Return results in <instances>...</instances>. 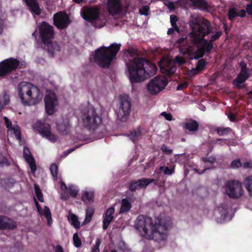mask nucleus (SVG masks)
<instances>
[{
    "label": "nucleus",
    "mask_w": 252,
    "mask_h": 252,
    "mask_svg": "<svg viewBox=\"0 0 252 252\" xmlns=\"http://www.w3.org/2000/svg\"><path fill=\"white\" fill-rule=\"evenodd\" d=\"M134 226L141 233V236L148 240L157 242L167 240V227L162 224L160 220L154 222L152 218L139 215L135 220Z\"/></svg>",
    "instance_id": "f257e3e1"
},
{
    "label": "nucleus",
    "mask_w": 252,
    "mask_h": 252,
    "mask_svg": "<svg viewBox=\"0 0 252 252\" xmlns=\"http://www.w3.org/2000/svg\"><path fill=\"white\" fill-rule=\"evenodd\" d=\"M17 92L22 104L25 106L36 105L42 98V94L38 87L30 82L20 83Z\"/></svg>",
    "instance_id": "f03ea898"
},
{
    "label": "nucleus",
    "mask_w": 252,
    "mask_h": 252,
    "mask_svg": "<svg viewBox=\"0 0 252 252\" xmlns=\"http://www.w3.org/2000/svg\"><path fill=\"white\" fill-rule=\"evenodd\" d=\"M121 47V44L113 43L108 47L103 46L97 48L93 56L94 62L101 67H109L116 59Z\"/></svg>",
    "instance_id": "7ed1b4c3"
},
{
    "label": "nucleus",
    "mask_w": 252,
    "mask_h": 252,
    "mask_svg": "<svg viewBox=\"0 0 252 252\" xmlns=\"http://www.w3.org/2000/svg\"><path fill=\"white\" fill-rule=\"evenodd\" d=\"M148 63L147 59L134 57L126 63L128 73V78L131 84L140 83L148 78L146 75V66Z\"/></svg>",
    "instance_id": "20e7f679"
},
{
    "label": "nucleus",
    "mask_w": 252,
    "mask_h": 252,
    "mask_svg": "<svg viewBox=\"0 0 252 252\" xmlns=\"http://www.w3.org/2000/svg\"><path fill=\"white\" fill-rule=\"evenodd\" d=\"M222 34V32L219 31L213 32L209 40L205 38L198 37L197 36H194L193 38H190L191 43L197 48L196 51L193 54L194 58L198 59L202 58L205 54H210L214 48V42L219 39Z\"/></svg>",
    "instance_id": "39448f33"
},
{
    "label": "nucleus",
    "mask_w": 252,
    "mask_h": 252,
    "mask_svg": "<svg viewBox=\"0 0 252 252\" xmlns=\"http://www.w3.org/2000/svg\"><path fill=\"white\" fill-rule=\"evenodd\" d=\"M190 25L192 30L190 33V38H194V36L205 38L209 34L213 33L211 23L203 17L195 18L190 22Z\"/></svg>",
    "instance_id": "423d86ee"
},
{
    "label": "nucleus",
    "mask_w": 252,
    "mask_h": 252,
    "mask_svg": "<svg viewBox=\"0 0 252 252\" xmlns=\"http://www.w3.org/2000/svg\"><path fill=\"white\" fill-rule=\"evenodd\" d=\"M84 126L91 132H94L102 124V119L100 114L93 107L85 109L82 116Z\"/></svg>",
    "instance_id": "0eeeda50"
},
{
    "label": "nucleus",
    "mask_w": 252,
    "mask_h": 252,
    "mask_svg": "<svg viewBox=\"0 0 252 252\" xmlns=\"http://www.w3.org/2000/svg\"><path fill=\"white\" fill-rule=\"evenodd\" d=\"M23 64L17 59L10 58L0 63V74L2 76L9 74L13 71L19 68H22Z\"/></svg>",
    "instance_id": "6e6552de"
},
{
    "label": "nucleus",
    "mask_w": 252,
    "mask_h": 252,
    "mask_svg": "<svg viewBox=\"0 0 252 252\" xmlns=\"http://www.w3.org/2000/svg\"><path fill=\"white\" fill-rule=\"evenodd\" d=\"M240 71L237 77L233 81V85L237 89H243L245 85H241L244 83L251 76L250 73V69L247 67L246 63L242 60L239 63Z\"/></svg>",
    "instance_id": "1a4fd4ad"
},
{
    "label": "nucleus",
    "mask_w": 252,
    "mask_h": 252,
    "mask_svg": "<svg viewBox=\"0 0 252 252\" xmlns=\"http://www.w3.org/2000/svg\"><path fill=\"white\" fill-rule=\"evenodd\" d=\"M167 84V80L161 76L151 79L147 85L148 92L152 95H156L163 90Z\"/></svg>",
    "instance_id": "9d476101"
},
{
    "label": "nucleus",
    "mask_w": 252,
    "mask_h": 252,
    "mask_svg": "<svg viewBox=\"0 0 252 252\" xmlns=\"http://www.w3.org/2000/svg\"><path fill=\"white\" fill-rule=\"evenodd\" d=\"M131 107V101L128 96L126 95L121 96L120 108L117 113L119 120L121 122H126L129 115Z\"/></svg>",
    "instance_id": "9b49d317"
},
{
    "label": "nucleus",
    "mask_w": 252,
    "mask_h": 252,
    "mask_svg": "<svg viewBox=\"0 0 252 252\" xmlns=\"http://www.w3.org/2000/svg\"><path fill=\"white\" fill-rule=\"evenodd\" d=\"M38 31L41 41L44 45H46L54 38V28L48 23L45 21L41 22L38 26Z\"/></svg>",
    "instance_id": "f8f14e48"
},
{
    "label": "nucleus",
    "mask_w": 252,
    "mask_h": 252,
    "mask_svg": "<svg viewBox=\"0 0 252 252\" xmlns=\"http://www.w3.org/2000/svg\"><path fill=\"white\" fill-rule=\"evenodd\" d=\"M225 191L230 198L233 199L240 198L243 193L241 183L236 180L229 181L226 184Z\"/></svg>",
    "instance_id": "ddd939ff"
},
{
    "label": "nucleus",
    "mask_w": 252,
    "mask_h": 252,
    "mask_svg": "<svg viewBox=\"0 0 252 252\" xmlns=\"http://www.w3.org/2000/svg\"><path fill=\"white\" fill-rule=\"evenodd\" d=\"M58 98L53 92L46 94L44 97L45 108L49 115H53L55 112V107L58 105Z\"/></svg>",
    "instance_id": "4468645a"
},
{
    "label": "nucleus",
    "mask_w": 252,
    "mask_h": 252,
    "mask_svg": "<svg viewBox=\"0 0 252 252\" xmlns=\"http://www.w3.org/2000/svg\"><path fill=\"white\" fill-rule=\"evenodd\" d=\"M54 25L59 29L63 30L66 28L70 24L69 16L65 12L56 13L53 16Z\"/></svg>",
    "instance_id": "2eb2a0df"
},
{
    "label": "nucleus",
    "mask_w": 252,
    "mask_h": 252,
    "mask_svg": "<svg viewBox=\"0 0 252 252\" xmlns=\"http://www.w3.org/2000/svg\"><path fill=\"white\" fill-rule=\"evenodd\" d=\"M99 15V9L92 6L83 8L81 12L82 18L92 24L98 19Z\"/></svg>",
    "instance_id": "dca6fc26"
},
{
    "label": "nucleus",
    "mask_w": 252,
    "mask_h": 252,
    "mask_svg": "<svg viewBox=\"0 0 252 252\" xmlns=\"http://www.w3.org/2000/svg\"><path fill=\"white\" fill-rule=\"evenodd\" d=\"M158 65L161 72L169 77L171 76L177 69L174 62L164 58L159 62Z\"/></svg>",
    "instance_id": "f3484780"
},
{
    "label": "nucleus",
    "mask_w": 252,
    "mask_h": 252,
    "mask_svg": "<svg viewBox=\"0 0 252 252\" xmlns=\"http://www.w3.org/2000/svg\"><path fill=\"white\" fill-rule=\"evenodd\" d=\"M154 179L142 178L137 181H132L128 185V189L131 191H135L137 189H145L150 184L155 182Z\"/></svg>",
    "instance_id": "a211bd4d"
},
{
    "label": "nucleus",
    "mask_w": 252,
    "mask_h": 252,
    "mask_svg": "<svg viewBox=\"0 0 252 252\" xmlns=\"http://www.w3.org/2000/svg\"><path fill=\"white\" fill-rule=\"evenodd\" d=\"M39 133L44 137L52 142H55L57 141V136L51 131V126L49 125H41L38 127Z\"/></svg>",
    "instance_id": "6ab92c4d"
},
{
    "label": "nucleus",
    "mask_w": 252,
    "mask_h": 252,
    "mask_svg": "<svg viewBox=\"0 0 252 252\" xmlns=\"http://www.w3.org/2000/svg\"><path fill=\"white\" fill-rule=\"evenodd\" d=\"M199 124L196 121L190 119L184 124V128L186 133L188 134L194 135L198 131Z\"/></svg>",
    "instance_id": "aec40b11"
},
{
    "label": "nucleus",
    "mask_w": 252,
    "mask_h": 252,
    "mask_svg": "<svg viewBox=\"0 0 252 252\" xmlns=\"http://www.w3.org/2000/svg\"><path fill=\"white\" fill-rule=\"evenodd\" d=\"M23 157L29 164L31 172L32 173H34L37 169L35 161L31 154L30 149L27 147L24 148Z\"/></svg>",
    "instance_id": "412c9836"
},
{
    "label": "nucleus",
    "mask_w": 252,
    "mask_h": 252,
    "mask_svg": "<svg viewBox=\"0 0 252 252\" xmlns=\"http://www.w3.org/2000/svg\"><path fill=\"white\" fill-rule=\"evenodd\" d=\"M17 222L12 219L2 216L0 223V230H13L17 228Z\"/></svg>",
    "instance_id": "4be33fe9"
},
{
    "label": "nucleus",
    "mask_w": 252,
    "mask_h": 252,
    "mask_svg": "<svg viewBox=\"0 0 252 252\" xmlns=\"http://www.w3.org/2000/svg\"><path fill=\"white\" fill-rule=\"evenodd\" d=\"M33 15L39 16L41 12L37 0H23Z\"/></svg>",
    "instance_id": "5701e85b"
},
{
    "label": "nucleus",
    "mask_w": 252,
    "mask_h": 252,
    "mask_svg": "<svg viewBox=\"0 0 252 252\" xmlns=\"http://www.w3.org/2000/svg\"><path fill=\"white\" fill-rule=\"evenodd\" d=\"M115 212L114 207H109L106 211L105 216L103 220V229L106 230L109 226V225L114 219L113 214Z\"/></svg>",
    "instance_id": "b1692460"
},
{
    "label": "nucleus",
    "mask_w": 252,
    "mask_h": 252,
    "mask_svg": "<svg viewBox=\"0 0 252 252\" xmlns=\"http://www.w3.org/2000/svg\"><path fill=\"white\" fill-rule=\"evenodd\" d=\"M121 8L120 0H108V8L110 13L117 14L121 12Z\"/></svg>",
    "instance_id": "393cba45"
},
{
    "label": "nucleus",
    "mask_w": 252,
    "mask_h": 252,
    "mask_svg": "<svg viewBox=\"0 0 252 252\" xmlns=\"http://www.w3.org/2000/svg\"><path fill=\"white\" fill-rule=\"evenodd\" d=\"M57 127L58 131L62 134L64 135L69 132L71 126L69 120L65 119L63 120L62 122L58 124Z\"/></svg>",
    "instance_id": "a878e982"
},
{
    "label": "nucleus",
    "mask_w": 252,
    "mask_h": 252,
    "mask_svg": "<svg viewBox=\"0 0 252 252\" xmlns=\"http://www.w3.org/2000/svg\"><path fill=\"white\" fill-rule=\"evenodd\" d=\"M47 47L48 52L51 57H53L55 51L60 50V46L56 42L49 41V43L44 45Z\"/></svg>",
    "instance_id": "bb28decb"
},
{
    "label": "nucleus",
    "mask_w": 252,
    "mask_h": 252,
    "mask_svg": "<svg viewBox=\"0 0 252 252\" xmlns=\"http://www.w3.org/2000/svg\"><path fill=\"white\" fill-rule=\"evenodd\" d=\"M147 62H148V63L146 64V66L145 67L146 68V74H147V75H148V78H150L151 76H154L158 70V68L157 66L151 63L150 61H149L147 59Z\"/></svg>",
    "instance_id": "cd10ccee"
},
{
    "label": "nucleus",
    "mask_w": 252,
    "mask_h": 252,
    "mask_svg": "<svg viewBox=\"0 0 252 252\" xmlns=\"http://www.w3.org/2000/svg\"><path fill=\"white\" fill-rule=\"evenodd\" d=\"M142 135L141 130L140 127H138L136 130L131 131L130 133L127 134L128 137L129 139L135 143L137 142L140 138Z\"/></svg>",
    "instance_id": "c85d7f7f"
},
{
    "label": "nucleus",
    "mask_w": 252,
    "mask_h": 252,
    "mask_svg": "<svg viewBox=\"0 0 252 252\" xmlns=\"http://www.w3.org/2000/svg\"><path fill=\"white\" fill-rule=\"evenodd\" d=\"M94 193L93 191H83L82 199L85 203L89 204L94 202Z\"/></svg>",
    "instance_id": "c756f323"
},
{
    "label": "nucleus",
    "mask_w": 252,
    "mask_h": 252,
    "mask_svg": "<svg viewBox=\"0 0 252 252\" xmlns=\"http://www.w3.org/2000/svg\"><path fill=\"white\" fill-rule=\"evenodd\" d=\"M67 220L76 229L80 228V222L78 220L77 216L73 214H69L67 217Z\"/></svg>",
    "instance_id": "7c9ffc66"
},
{
    "label": "nucleus",
    "mask_w": 252,
    "mask_h": 252,
    "mask_svg": "<svg viewBox=\"0 0 252 252\" xmlns=\"http://www.w3.org/2000/svg\"><path fill=\"white\" fill-rule=\"evenodd\" d=\"M131 208V204L127 198H124L122 200L121 207L120 213L127 212Z\"/></svg>",
    "instance_id": "2f4dec72"
},
{
    "label": "nucleus",
    "mask_w": 252,
    "mask_h": 252,
    "mask_svg": "<svg viewBox=\"0 0 252 252\" xmlns=\"http://www.w3.org/2000/svg\"><path fill=\"white\" fill-rule=\"evenodd\" d=\"M192 5L201 10L207 9L208 4L205 0H190Z\"/></svg>",
    "instance_id": "473e14b6"
},
{
    "label": "nucleus",
    "mask_w": 252,
    "mask_h": 252,
    "mask_svg": "<svg viewBox=\"0 0 252 252\" xmlns=\"http://www.w3.org/2000/svg\"><path fill=\"white\" fill-rule=\"evenodd\" d=\"M244 184L250 196L252 197V175L245 178Z\"/></svg>",
    "instance_id": "72a5a7b5"
},
{
    "label": "nucleus",
    "mask_w": 252,
    "mask_h": 252,
    "mask_svg": "<svg viewBox=\"0 0 252 252\" xmlns=\"http://www.w3.org/2000/svg\"><path fill=\"white\" fill-rule=\"evenodd\" d=\"M215 131L219 136L226 135L232 131L230 127H217L215 128Z\"/></svg>",
    "instance_id": "f704fd0d"
},
{
    "label": "nucleus",
    "mask_w": 252,
    "mask_h": 252,
    "mask_svg": "<svg viewBox=\"0 0 252 252\" xmlns=\"http://www.w3.org/2000/svg\"><path fill=\"white\" fill-rule=\"evenodd\" d=\"M94 213V210L93 208H87V209L86 210V216L83 222V224H87L91 221Z\"/></svg>",
    "instance_id": "c9c22d12"
},
{
    "label": "nucleus",
    "mask_w": 252,
    "mask_h": 252,
    "mask_svg": "<svg viewBox=\"0 0 252 252\" xmlns=\"http://www.w3.org/2000/svg\"><path fill=\"white\" fill-rule=\"evenodd\" d=\"M175 165L171 168H169L168 166H161L159 167V169L160 171H163L165 175H171L175 172Z\"/></svg>",
    "instance_id": "e433bc0d"
},
{
    "label": "nucleus",
    "mask_w": 252,
    "mask_h": 252,
    "mask_svg": "<svg viewBox=\"0 0 252 252\" xmlns=\"http://www.w3.org/2000/svg\"><path fill=\"white\" fill-rule=\"evenodd\" d=\"M43 213L47 219V224L49 226H50L52 222V220L50 210L47 206L44 207L43 209Z\"/></svg>",
    "instance_id": "4c0bfd02"
},
{
    "label": "nucleus",
    "mask_w": 252,
    "mask_h": 252,
    "mask_svg": "<svg viewBox=\"0 0 252 252\" xmlns=\"http://www.w3.org/2000/svg\"><path fill=\"white\" fill-rule=\"evenodd\" d=\"M238 16V13L234 8H230L228 12V18L231 21L235 20V17Z\"/></svg>",
    "instance_id": "58836bf2"
},
{
    "label": "nucleus",
    "mask_w": 252,
    "mask_h": 252,
    "mask_svg": "<svg viewBox=\"0 0 252 252\" xmlns=\"http://www.w3.org/2000/svg\"><path fill=\"white\" fill-rule=\"evenodd\" d=\"M34 190H35V193L36 194L37 199L40 202H43L44 201L43 194H42L40 188H39V187L36 185H34Z\"/></svg>",
    "instance_id": "ea45409f"
},
{
    "label": "nucleus",
    "mask_w": 252,
    "mask_h": 252,
    "mask_svg": "<svg viewBox=\"0 0 252 252\" xmlns=\"http://www.w3.org/2000/svg\"><path fill=\"white\" fill-rule=\"evenodd\" d=\"M50 170L54 179L57 180L58 173V168L57 165L55 163L52 164L50 166Z\"/></svg>",
    "instance_id": "a19ab883"
},
{
    "label": "nucleus",
    "mask_w": 252,
    "mask_h": 252,
    "mask_svg": "<svg viewBox=\"0 0 252 252\" xmlns=\"http://www.w3.org/2000/svg\"><path fill=\"white\" fill-rule=\"evenodd\" d=\"M207 64V62L204 59H202L198 61L196 67L198 70L201 72L205 69Z\"/></svg>",
    "instance_id": "79ce46f5"
},
{
    "label": "nucleus",
    "mask_w": 252,
    "mask_h": 252,
    "mask_svg": "<svg viewBox=\"0 0 252 252\" xmlns=\"http://www.w3.org/2000/svg\"><path fill=\"white\" fill-rule=\"evenodd\" d=\"M73 244L76 248H79L82 245V241L77 233H75L73 236Z\"/></svg>",
    "instance_id": "37998d69"
},
{
    "label": "nucleus",
    "mask_w": 252,
    "mask_h": 252,
    "mask_svg": "<svg viewBox=\"0 0 252 252\" xmlns=\"http://www.w3.org/2000/svg\"><path fill=\"white\" fill-rule=\"evenodd\" d=\"M12 130H13V132L15 134V136L16 139L18 140H21V131L19 127V126L17 125L14 126L13 127H12Z\"/></svg>",
    "instance_id": "c03bdc74"
},
{
    "label": "nucleus",
    "mask_w": 252,
    "mask_h": 252,
    "mask_svg": "<svg viewBox=\"0 0 252 252\" xmlns=\"http://www.w3.org/2000/svg\"><path fill=\"white\" fill-rule=\"evenodd\" d=\"M68 192L70 195L72 197H76L78 193V190L73 186H69L68 187Z\"/></svg>",
    "instance_id": "a18cd8bd"
},
{
    "label": "nucleus",
    "mask_w": 252,
    "mask_h": 252,
    "mask_svg": "<svg viewBox=\"0 0 252 252\" xmlns=\"http://www.w3.org/2000/svg\"><path fill=\"white\" fill-rule=\"evenodd\" d=\"M242 166L240 159L233 160L230 163V167L233 169H237Z\"/></svg>",
    "instance_id": "49530a36"
},
{
    "label": "nucleus",
    "mask_w": 252,
    "mask_h": 252,
    "mask_svg": "<svg viewBox=\"0 0 252 252\" xmlns=\"http://www.w3.org/2000/svg\"><path fill=\"white\" fill-rule=\"evenodd\" d=\"M218 210L221 216H225L227 213V207L225 204H221L219 206Z\"/></svg>",
    "instance_id": "de8ad7c7"
},
{
    "label": "nucleus",
    "mask_w": 252,
    "mask_h": 252,
    "mask_svg": "<svg viewBox=\"0 0 252 252\" xmlns=\"http://www.w3.org/2000/svg\"><path fill=\"white\" fill-rule=\"evenodd\" d=\"M101 241L100 239H97L95 241L94 246L92 248L91 252H99V247L101 245Z\"/></svg>",
    "instance_id": "09e8293b"
},
{
    "label": "nucleus",
    "mask_w": 252,
    "mask_h": 252,
    "mask_svg": "<svg viewBox=\"0 0 252 252\" xmlns=\"http://www.w3.org/2000/svg\"><path fill=\"white\" fill-rule=\"evenodd\" d=\"M160 149L162 152L166 155H169L172 154L173 153V150L172 149H169L168 147L165 144L161 145Z\"/></svg>",
    "instance_id": "8fccbe9b"
},
{
    "label": "nucleus",
    "mask_w": 252,
    "mask_h": 252,
    "mask_svg": "<svg viewBox=\"0 0 252 252\" xmlns=\"http://www.w3.org/2000/svg\"><path fill=\"white\" fill-rule=\"evenodd\" d=\"M150 8L148 6H143L139 9V13L141 15L147 16L149 14Z\"/></svg>",
    "instance_id": "3c124183"
},
{
    "label": "nucleus",
    "mask_w": 252,
    "mask_h": 252,
    "mask_svg": "<svg viewBox=\"0 0 252 252\" xmlns=\"http://www.w3.org/2000/svg\"><path fill=\"white\" fill-rule=\"evenodd\" d=\"M174 60H175V62H174L175 63H176L178 64L179 65H182L186 63V61H185V59L183 57H181L180 56H177L175 58Z\"/></svg>",
    "instance_id": "603ef678"
},
{
    "label": "nucleus",
    "mask_w": 252,
    "mask_h": 252,
    "mask_svg": "<svg viewBox=\"0 0 252 252\" xmlns=\"http://www.w3.org/2000/svg\"><path fill=\"white\" fill-rule=\"evenodd\" d=\"M189 86V84L187 82H184L182 83L179 84L177 87V90H183L187 88H188Z\"/></svg>",
    "instance_id": "864d4df0"
},
{
    "label": "nucleus",
    "mask_w": 252,
    "mask_h": 252,
    "mask_svg": "<svg viewBox=\"0 0 252 252\" xmlns=\"http://www.w3.org/2000/svg\"><path fill=\"white\" fill-rule=\"evenodd\" d=\"M161 116H163L167 121H171L172 120V115L169 113L163 112L161 114Z\"/></svg>",
    "instance_id": "5fc2aeb1"
},
{
    "label": "nucleus",
    "mask_w": 252,
    "mask_h": 252,
    "mask_svg": "<svg viewBox=\"0 0 252 252\" xmlns=\"http://www.w3.org/2000/svg\"><path fill=\"white\" fill-rule=\"evenodd\" d=\"M4 120L5 124V126L7 128L9 129H12V127H13L12 125L11 122L6 117H4Z\"/></svg>",
    "instance_id": "6e6d98bb"
},
{
    "label": "nucleus",
    "mask_w": 252,
    "mask_h": 252,
    "mask_svg": "<svg viewBox=\"0 0 252 252\" xmlns=\"http://www.w3.org/2000/svg\"><path fill=\"white\" fill-rule=\"evenodd\" d=\"M80 147V145H76L74 148H70L68 149L66 151L63 152V155L64 157L67 156L69 154L74 151L76 149Z\"/></svg>",
    "instance_id": "4d7b16f0"
},
{
    "label": "nucleus",
    "mask_w": 252,
    "mask_h": 252,
    "mask_svg": "<svg viewBox=\"0 0 252 252\" xmlns=\"http://www.w3.org/2000/svg\"><path fill=\"white\" fill-rule=\"evenodd\" d=\"M170 23L171 25H173L176 24L177 21H178L177 17L173 14L170 15Z\"/></svg>",
    "instance_id": "13d9d810"
},
{
    "label": "nucleus",
    "mask_w": 252,
    "mask_h": 252,
    "mask_svg": "<svg viewBox=\"0 0 252 252\" xmlns=\"http://www.w3.org/2000/svg\"><path fill=\"white\" fill-rule=\"evenodd\" d=\"M228 118L231 122H234L236 121V115L233 113H229L228 115Z\"/></svg>",
    "instance_id": "bf43d9fd"
},
{
    "label": "nucleus",
    "mask_w": 252,
    "mask_h": 252,
    "mask_svg": "<svg viewBox=\"0 0 252 252\" xmlns=\"http://www.w3.org/2000/svg\"><path fill=\"white\" fill-rule=\"evenodd\" d=\"M246 11L250 15H252V4H248L246 6Z\"/></svg>",
    "instance_id": "052dcab7"
},
{
    "label": "nucleus",
    "mask_w": 252,
    "mask_h": 252,
    "mask_svg": "<svg viewBox=\"0 0 252 252\" xmlns=\"http://www.w3.org/2000/svg\"><path fill=\"white\" fill-rule=\"evenodd\" d=\"M200 71L197 69L196 67L195 68L192 69L189 72V74L191 76H195L198 74Z\"/></svg>",
    "instance_id": "680f3d73"
},
{
    "label": "nucleus",
    "mask_w": 252,
    "mask_h": 252,
    "mask_svg": "<svg viewBox=\"0 0 252 252\" xmlns=\"http://www.w3.org/2000/svg\"><path fill=\"white\" fill-rule=\"evenodd\" d=\"M5 164L7 165L9 164V163H8V161L7 159L6 158L2 156V157H1V159H0V164Z\"/></svg>",
    "instance_id": "e2e57ef3"
},
{
    "label": "nucleus",
    "mask_w": 252,
    "mask_h": 252,
    "mask_svg": "<svg viewBox=\"0 0 252 252\" xmlns=\"http://www.w3.org/2000/svg\"><path fill=\"white\" fill-rule=\"evenodd\" d=\"M4 27V21L2 20V19L0 17V35L3 32Z\"/></svg>",
    "instance_id": "0e129e2a"
},
{
    "label": "nucleus",
    "mask_w": 252,
    "mask_h": 252,
    "mask_svg": "<svg viewBox=\"0 0 252 252\" xmlns=\"http://www.w3.org/2000/svg\"><path fill=\"white\" fill-rule=\"evenodd\" d=\"M10 252H23V249L15 246L11 249Z\"/></svg>",
    "instance_id": "69168bd1"
},
{
    "label": "nucleus",
    "mask_w": 252,
    "mask_h": 252,
    "mask_svg": "<svg viewBox=\"0 0 252 252\" xmlns=\"http://www.w3.org/2000/svg\"><path fill=\"white\" fill-rule=\"evenodd\" d=\"M34 202L35 204L36 207L37 209L38 212L39 214H41L42 212V208L40 205V204L38 203V202L36 201L35 199H34Z\"/></svg>",
    "instance_id": "338daca9"
},
{
    "label": "nucleus",
    "mask_w": 252,
    "mask_h": 252,
    "mask_svg": "<svg viewBox=\"0 0 252 252\" xmlns=\"http://www.w3.org/2000/svg\"><path fill=\"white\" fill-rule=\"evenodd\" d=\"M55 252H63V250L61 245H57L55 248Z\"/></svg>",
    "instance_id": "774afa93"
}]
</instances>
